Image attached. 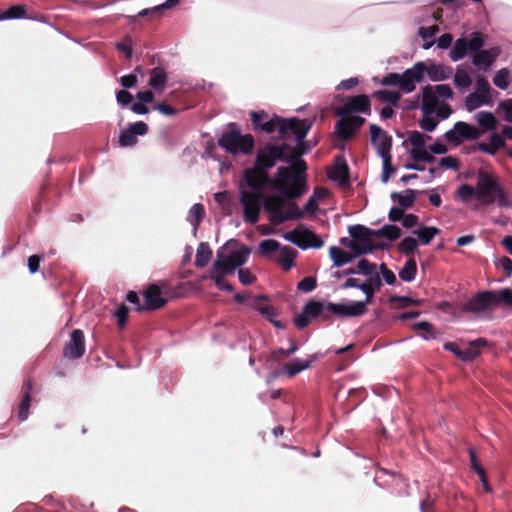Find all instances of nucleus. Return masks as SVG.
I'll return each instance as SVG.
<instances>
[{"mask_svg":"<svg viewBox=\"0 0 512 512\" xmlns=\"http://www.w3.org/2000/svg\"><path fill=\"white\" fill-rule=\"evenodd\" d=\"M469 49L468 40L464 37L459 38L455 41L453 48L451 49L449 56L454 62L463 59Z\"/></svg>","mask_w":512,"mask_h":512,"instance_id":"ea45409f","label":"nucleus"},{"mask_svg":"<svg viewBox=\"0 0 512 512\" xmlns=\"http://www.w3.org/2000/svg\"><path fill=\"white\" fill-rule=\"evenodd\" d=\"M438 99L434 93L433 86L427 85L422 88V110L424 114H433L436 111Z\"/></svg>","mask_w":512,"mask_h":512,"instance_id":"c756f323","label":"nucleus"},{"mask_svg":"<svg viewBox=\"0 0 512 512\" xmlns=\"http://www.w3.org/2000/svg\"><path fill=\"white\" fill-rule=\"evenodd\" d=\"M352 112L366 113L371 112V102L367 95H355L348 97L344 105L340 108L339 114L345 115Z\"/></svg>","mask_w":512,"mask_h":512,"instance_id":"aec40b11","label":"nucleus"},{"mask_svg":"<svg viewBox=\"0 0 512 512\" xmlns=\"http://www.w3.org/2000/svg\"><path fill=\"white\" fill-rule=\"evenodd\" d=\"M250 249L246 246H242L239 250L231 252L227 260L235 267H241L247 262Z\"/></svg>","mask_w":512,"mask_h":512,"instance_id":"c03bdc74","label":"nucleus"},{"mask_svg":"<svg viewBox=\"0 0 512 512\" xmlns=\"http://www.w3.org/2000/svg\"><path fill=\"white\" fill-rule=\"evenodd\" d=\"M410 155L416 162L422 161L426 163H433L435 161V157L429 153L425 147L420 149H411Z\"/></svg>","mask_w":512,"mask_h":512,"instance_id":"bf43d9fd","label":"nucleus"},{"mask_svg":"<svg viewBox=\"0 0 512 512\" xmlns=\"http://www.w3.org/2000/svg\"><path fill=\"white\" fill-rule=\"evenodd\" d=\"M250 119L254 130L271 134L276 131L279 116L274 114L270 117L268 112L260 110L251 111Z\"/></svg>","mask_w":512,"mask_h":512,"instance_id":"2eb2a0df","label":"nucleus"},{"mask_svg":"<svg viewBox=\"0 0 512 512\" xmlns=\"http://www.w3.org/2000/svg\"><path fill=\"white\" fill-rule=\"evenodd\" d=\"M302 154L304 151L299 149H288L285 162H289L291 167H279L272 181V188L287 199H297L307 191L305 176L307 164L301 159Z\"/></svg>","mask_w":512,"mask_h":512,"instance_id":"f257e3e1","label":"nucleus"},{"mask_svg":"<svg viewBox=\"0 0 512 512\" xmlns=\"http://www.w3.org/2000/svg\"><path fill=\"white\" fill-rule=\"evenodd\" d=\"M417 193L419 192L414 189H406L403 194L399 192H393L391 194V199L398 203L403 210L410 209L415 203Z\"/></svg>","mask_w":512,"mask_h":512,"instance_id":"473e14b6","label":"nucleus"},{"mask_svg":"<svg viewBox=\"0 0 512 512\" xmlns=\"http://www.w3.org/2000/svg\"><path fill=\"white\" fill-rule=\"evenodd\" d=\"M312 127V121L309 119L290 118L285 119L279 116V121L276 130L279 133L280 140H287L291 135H294L297 142L305 139L307 133Z\"/></svg>","mask_w":512,"mask_h":512,"instance_id":"0eeeda50","label":"nucleus"},{"mask_svg":"<svg viewBox=\"0 0 512 512\" xmlns=\"http://www.w3.org/2000/svg\"><path fill=\"white\" fill-rule=\"evenodd\" d=\"M212 257V250L207 242H201L197 248L195 256V266L198 268L205 267Z\"/></svg>","mask_w":512,"mask_h":512,"instance_id":"4c0bfd02","label":"nucleus"},{"mask_svg":"<svg viewBox=\"0 0 512 512\" xmlns=\"http://www.w3.org/2000/svg\"><path fill=\"white\" fill-rule=\"evenodd\" d=\"M506 145L504 139L497 133L490 136V143H478L476 149L485 152L489 155H495L499 149L504 148Z\"/></svg>","mask_w":512,"mask_h":512,"instance_id":"72a5a7b5","label":"nucleus"},{"mask_svg":"<svg viewBox=\"0 0 512 512\" xmlns=\"http://www.w3.org/2000/svg\"><path fill=\"white\" fill-rule=\"evenodd\" d=\"M144 303L137 308V311H155L164 307L167 299L163 297L159 285L152 283L143 292Z\"/></svg>","mask_w":512,"mask_h":512,"instance_id":"f8f14e48","label":"nucleus"},{"mask_svg":"<svg viewBox=\"0 0 512 512\" xmlns=\"http://www.w3.org/2000/svg\"><path fill=\"white\" fill-rule=\"evenodd\" d=\"M388 301L392 305V307L398 308V309H404L409 306H420L422 303V300H419V299H414V298H411L408 296H397V295L390 296Z\"/></svg>","mask_w":512,"mask_h":512,"instance_id":"37998d69","label":"nucleus"},{"mask_svg":"<svg viewBox=\"0 0 512 512\" xmlns=\"http://www.w3.org/2000/svg\"><path fill=\"white\" fill-rule=\"evenodd\" d=\"M477 123L481 128L486 131L494 130L497 125V120L493 113L481 111L476 115Z\"/></svg>","mask_w":512,"mask_h":512,"instance_id":"49530a36","label":"nucleus"},{"mask_svg":"<svg viewBox=\"0 0 512 512\" xmlns=\"http://www.w3.org/2000/svg\"><path fill=\"white\" fill-rule=\"evenodd\" d=\"M365 123L361 116H348L339 120L335 125L337 135L344 141L351 139L356 131Z\"/></svg>","mask_w":512,"mask_h":512,"instance_id":"f3484780","label":"nucleus"},{"mask_svg":"<svg viewBox=\"0 0 512 512\" xmlns=\"http://www.w3.org/2000/svg\"><path fill=\"white\" fill-rule=\"evenodd\" d=\"M416 64L422 65L424 74L427 73L432 81L447 80L453 73L452 67L444 64L431 63L430 65H426L424 62H417Z\"/></svg>","mask_w":512,"mask_h":512,"instance_id":"b1692460","label":"nucleus"},{"mask_svg":"<svg viewBox=\"0 0 512 512\" xmlns=\"http://www.w3.org/2000/svg\"><path fill=\"white\" fill-rule=\"evenodd\" d=\"M235 269L236 268L227 260V258L218 252L216 260L209 269V274L227 276L233 274Z\"/></svg>","mask_w":512,"mask_h":512,"instance_id":"c85d7f7f","label":"nucleus"},{"mask_svg":"<svg viewBox=\"0 0 512 512\" xmlns=\"http://www.w3.org/2000/svg\"><path fill=\"white\" fill-rule=\"evenodd\" d=\"M349 234L355 240L363 245H374L371 236H375V230L364 225L357 224L349 227Z\"/></svg>","mask_w":512,"mask_h":512,"instance_id":"cd10ccee","label":"nucleus"},{"mask_svg":"<svg viewBox=\"0 0 512 512\" xmlns=\"http://www.w3.org/2000/svg\"><path fill=\"white\" fill-rule=\"evenodd\" d=\"M417 246H418V242L416 239H414L413 237H405L399 243L398 249L404 255L411 256L416 251Z\"/></svg>","mask_w":512,"mask_h":512,"instance_id":"6e6d98bb","label":"nucleus"},{"mask_svg":"<svg viewBox=\"0 0 512 512\" xmlns=\"http://www.w3.org/2000/svg\"><path fill=\"white\" fill-rule=\"evenodd\" d=\"M501 50L499 47H492L489 50H480L474 53L472 62L478 68L487 70L492 66L497 57L500 55Z\"/></svg>","mask_w":512,"mask_h":512,"instance_id":"393cba45","label":"nucleus"},{"mask_svg":"<svg viewBox=\"0 0 512 512\" xmlns=\"http://www.w3.org/2000/svg\"><path fill=\"white\" fill-rule=\"evenodd\" d=\"M205 215V208L202 204H194L188 213V221L194 226L196 231Z\"/></svg>","mask_w":512,"mask_h":512,"instance_id":"3c124183","label":"nucleus"},{"mask_svg":"<svg viewBox=\"0 0 512 512\" xmlns=\"http://www.w3.org/2000/svg\"><path fill=\"white\" fill-rule=\"evenodd\" d=\"M317 286V280L313 276L304 277L297 284V289L305 293L313 291Z\"/></svg>","mask_w":512,"mask_h":512,"instance_id":"69168bd1","label":"nucleus"},{"mask_svg":"<svg viewBox=\"0 0 512 512\" xmlns=\"http://www.w3.org/2000/svg\"><path fill=\"white\" fill-rule=\"evenodd\" d=\"M373 97L381 102L389 103V106L398 107L401 94L397 91L378 90L373 93Z\"/></svg>","mask_w":512,"mask_h":512,"instance_id":"79ce46f5","label":"nucleus"},{"mask_svg":"<svg viewBox=\"0 0 512 512\" xmlns=\"http://www.w3.org/2000/svg\"><path fill=\"white\" fill-rule=\"evenodd\" d=\"M383 160V172H382V181L387 182L392 174L395 173V168L392 165V156L381 157Z\"/></svg>","mask_w":512,"mask_h":512,"instance_id":"338daca9","label":"nucleus"},{"mask_svg":"<svg viewBox=\"0 0 512 512\" xmlns=\"http://www.w3.org/2000/svg\"><path fill=\"white\" fill-rule=\"evenodd\" d=\"M500 304L512 307V291L510 289L477 293L464 305L463 310L480 314L491 311Z\"/></svg>","mask_w":512,"mask_h":512,"instance_id":"7ed1b4c3","label":"nucleus"},{"mask_svg":"<svg viewBox=\"0 0 512 512\" xmlns=\"http://www.w3.org/2000/svg\"><path fill=\"white\" fill-rule=\"evenodd\" d=\"M319 317L322 321L330 320V314L326 310V305L321 301L310 300L302 309V312L295 317L294 324L299 329L306 328L312 319Z\"/></svg>","mask_w":512,"mask_h":512,"instance_id":"1a4fd4ad","label":"nucleus"},{"mask_svg":"<svg viewBox=\"0 0 512 512\" xmlns=\"http://www.w3.org/2000/svg\"><path fill=\"white\" fill-rule=\"evenodd\" d=\"M288 149H291V146L286 143L280 145L267 143L257 151L254 165L268 172L276 165L277 161L285 162L287 160Z\"/></svg>","mask_w":512,"mask_h":512,"instance_id":"423d86ee","label":"nucleus"},{"mask_svg":"<svg viewBox=\"0 0 512 512\" xmlns=\"http://www.w3.org/2000/svg\"><path fill=\"white\" fill-rule=\"evenodd\" d=\"M485 41L482 33L474 32L472 34V38L468 41L469 49L473 52H478L482 50L481 48L484 46Z\"/></svg>","mask_w":512,"mask_h":512,"instance_id":"774afa93","label":"nucleus"},{"mask_svg":"<svg viewBox=\"0 0 512 512\" xmlns=\"http://www.w3.org/2000/svg\"><path fill=\"white\" fill-rule=\"evenodd\" d=\"M263 208L268 212H278L287 207L288 203L285 198L280 195L265 196L262 199Z\"/></svg>","mask_w":512,"mask_h":512,"instance_id":"c9c22d12","label":"nucleus"},{"mask_svg":"<svg viewBox=\"0 0 512 512\" xmlns=\"http://www.w3.org/2000/svg\"><path fill=\"white\" fill-rule=\"evenodd\" d=\"M167 73L163 67H155L150 70L149 85L157 92H163L167 84Z\"/></svg>","mask_w":512,"mask_h":512,"instance_id":"7c9ffc66","label":"nucleus"},{"mask_svg":"<svg viewBox=\"0 0 512 512\" xmlns=\"http://www.w3.org/2000/svg\"><path fill=\"white\" fill-rule=\"evenodd\" d=\"M382 287V280L379 273H375L371 277H368L366 281L361 283L360 290L365 294V300L360 301L365 303V307L372 303L374 294Z\"/></svg>","mask_w":512,"mask_h":512,"instance_id":"a878e982","label":"nucleus"},{"mask_svg":"<svg viewBox=\"0 0 512 512\" xmlns=\"http://www.w3.org/2000/svg\"><path fill=\"white\" fill-rule=\"evenodd\" d=\"M148 125L143 121H137L129 124L126 129L121 130L119 136V145L121 147H131L137 143V136L145 135L148 132Z\"/></svg>","mask_w":512,"mask_h":512,"instance_id":"6ab92c4d","label":"nucleus"},{"mask_svg":"<svg viewBox=\"0 0 512 512\" xmlns=\"http://www.w3.org/2000/svg\"><path fill=\"white\" fill-rule=\"evenodd\" d=\"M489 102V99L485 97V95H480L478 93H471L465 99V106L468 111H473L479 108L481 105Z\"/></svg>","mask_w":512,"mask_h":512,"instance_id":"864d4df0","label":"nucleus"},{"mask_svg":"<svg viewBox=\"0 0 512 512\" xmlns=\"http://www.w3.org/2000/svg\"><path fill=\"white\" fill-rule=\"evenodd\" d=\"M243 178L252 192H263L269 181L268 172L261 170L256 165L252 168L245 169Z\"/></svg>","mask_w":512,"mask_h":512,"instance_id":"a211bd4d","label":"nucleus"},{"mask_svg":"<svg viewBox=\"0 0 512 512\" xmlns=\"http://www.w3.org/2000/svg\"><path fill=\"white\" fill-rule=\"evenodd\" d=\"M457 195L463 202H468L472 197H476V187L469 184H463L458 188Z\"/></svg>","mask_w":512,"mask_h":512,"instance_id":"0e129e2a","label":"nucleus"},{"mask_svg":"<svg viewBox=\"0 0 512 512\" xmlns=\"http://www.w3.org/2000/svg\"><path fill=\"white\" fill-rule=\"evenodd\" d=\"M413 233L417 235L421 244L429 245L433 238L440 233V229L432 226H422Z\"/></svg>","mask_w":512,"mask_h":512,"instance_id":"a19ab883","label":"nucleus"},{"mask_svg":"<svg viewBox=\"0 0 512 512\" xmlns=\"http://www.w3.org/2000/svg\"><path fill=\"white\" fill-rule=\"evenodd\" d=\"M329 254L336 267H341L353 260V256L350 253L337 246L330 247Z\"/></svg>","mask_w":512,"mask_h":512,"instance_id":"58836bf2","label":"nucleus"},{"mask_svg":"<svg viewBox=\"0 0 512 512\" xmlns=\"http://www.w3.org/2000/svg\"><path fill=\"white\" fill-rule=\"evenodd\" d=\"M453 82L456 88H458L461 91H465L471 86L472 79L470 75L467 73V71H465L461 67H457Z\"/></svg>","mask_w":512,"mask_h":512,"instance_id":"de8ad7c7","label":"nucleus"},{"mask_svg":"<svg viewBox=\"0 0 512 512\" xmlns=\"http://www.w3.org/2000/svg\"><path fill=\"white\" fill-rule=\"evenodd\" d=\"M268 298L266 296H259L254 299V301L250 304V306L257 310L265 319L271 322L276 327H281V323L275 320V317L278 315L275 308L267 303Z\"/></svg>","mask_w":512,"mask_h":512,"instance_id":"5701e85b","label":"nucleus"},{"mask_svg":"<svg viewBox=\"0 0 512 512\" xmlns=\"http://www.w3.org/2000/svg\"><path fill=\"white\" fill-rule=\"evenodd\" d=\"M177 4H178V0H166L163 4H160L153 8L143 9L136 16H134L133 19H136L138 17H144L146 15H153V14L160 15L164 10L172 8L173 6H175Z\"/></svg>","mask_w":512,"mask_h":512,"instance_id":"603ef678","label":"nucleus"},{"mask_svg":"<svg viewBox=\"0 0 512 512\" xmlns=\"http://www.w3.org/2000/svg\"><path fill=\"white\" fill-rule=\"evenodd\" d=\"M476 199L484 205L497 202L499 207L510 208L512 201L499 183L496 175L483 169L477 172Z\"/></svg>","mask_w":512,"mask_h":512,"instance_id":"f03ea898","label":"nucleus"},{"mask_svg":"<svg viewBox=\"0 0 512 512\" xmlns=\"http://www.w3.org/2000/svg\"><path fill=\"white\" fill-rule=\"evenodd\" d=\"M230 127V130L222 133L218 145L232 155L250 154L255 146L254 137L251 134H241L235 123H231Z\"/></svg>","mask_w":512,"mask_h":512,"instance_id":"20e7f679","label":"nucleus"},{"mask_svg":"<svg viewBox=\"0 0 512 512\" xmlns=\"http://www.w3.org/2000/svg\"><path fill=\"white\" fill-rule=\"evenodd\" d=\"M281 248V244L274 239H266L259 244V254L261 256H268L271 252L277 251Z\"/></svg>","mask_w":512,"mask_h":512,"instance_id":"13d9d810","label":"nucleus"},{"mask_svg":"<svg viewBox=\"0 0 512 512\" xmlns=\"http://www.w3.org/2000/svg\"><path fill=\"white\" fill-rule=\"evenodd\" d=\"M22 399L19 404L18 418L19 421H25L29 415L31 404V393L33 392V382L30 378L26 379L22 385Z\"/></svg>","mask_w":512,"mask_h":512,"instance_id":"bb28decb","label":"nucleus"},{"mask_svg":"<svg viewBox=\"0 0 512 512\" xmlns=\"http://www.w3.org/2000/svg\"><path fill=\"white\" fill-rule=\"evenodd\" d=\"M283 237L295 244L301 249L321 248L324 245L323 240L313 231L309 229H294L284 233Z\"/></svg>","mask_w":512,"mask_h":512,"instance_id":"9d476101","label":"nucleus"},{"mask_svg":"<svg viewBox=\"0 0 512 512\" xmlns=\"http://www.w3.org/2000/svg\"><path fill=\"white\" fill-rule=\"evenodd\" d=\"M481 135V131L475 126L463 121H458L454 127L448 130L444 137L449 143L459 145L463 140H477Z\"/></svg>","mask_w":512,"mask_h":512,"instance_id":"9b49d317","label":"nucleus"},{"mask_svg":"<svg viewBox=\"0 0 512 512\" xmlns=\"http://www.w3.org/2000/svg\"><path fill=\"white\" fill-rule=\"evenodd\" d=\"M493 84L502 90L507 89L510 84L509 70L507 68L498 70L493 77Z\"/></svg>","mask_w":512,"mask_h":512,"instance_id":"5fc2aeb1","label":"nucleus"},{"mask_svg":"<svg viewBox=\"0 0 512 512\" xmlns=\"http://www.w3.org/2000/svg\"><path fill=\"white\" fill-rule=\"evenodd\" d=\"M316 358V356H311L310 359L302 360V359H294L293 361L287 363L283 367V372L289 377L292 378L298 373L308 369L311 367L312 361Z\"/></svg>","mask_w":512,"mask_h":512,"instance_id":"2f4dec72","label":"nucleus"},{"mask_svg":"<svg viewBox=\"0 0 512 512\" xmlns=\"http://www.w3.org/2000/svg\"><path fill=\"white\" fill-rule=\"evenodd\" d=\"M349 166L343 155H339L334 160L332 171L328 174L330 180L338 182L345 186L349 183Z\"/></svg>","mask_w":512,"mask_h":512,"instance_id":"4be33fe9","label":"nucleus"},{"mask_svg":"<svg viewBox=\"0 0 512 512\" xmlns=\"http://www.w3.org/2000/svg\"><path fill=\"white\" fill-rule=\"evenodd\" d=\"M426 139H430V137L420 133L419 131L410 132L408 137V140L412 145L411 149H420L425 147Z\"/></svg>","mask_w":512,"mask_h":512,"instance_id":"680f3d73","label":"nucleus"},{"mask_svg":"<svg viewBox=\"0 0 512 512\" xmlns=\"http://www.w3.org/2000/svg\"><path fill=\"white\" fill-rule=\"evenodd\" d=\"M413 328L416 331L425 332V334L423 335V338L425 339H436L439 334L435 327L431 323L426 321L414 324Z\"/></svg>","mask_w":512,"mask_h":512,"instance_id":"4d7b16f0","label":"nucleus"},{"mask_svg":"<svg viewBox=\"0 0 512 512\" xmlns=\"http://www.w3.org/2000/svg\"><path fill=\"white\" fill-rule=\"evenodd\" d=\"M349 247L353 250L355 255H364L368 253H372L377 248H384V245H363L362 243L358 244L356 242H350Z\"/></svg>","mask_w":512,"mask_h":512,"instance_id":"e2e57ef3","label":"nucleus"},{"mask_svg":"<svg viewBox=\"0 0 512 512\" xmlns=\"http://www.w3.org/2000/svg\"><path fill=\"white\" fill-rule=\"evenodd\" d=\"M424 80L422 65L414 64L412 68L406 69L402 74L391 72L385 75L381 81L384 86H398L400 91L411 93L416 88V83Z\"/></svg>","mask_w":512,"mask_h":512,"instance_id":"39448f33","label":"nucleus"},{"mask_svg":"<svg viewBox=\"0 0 512 512\" xmlns=\"http://www.w3.org/2000/svg\"><path fill=\"white\" fill-rule=\"evenodd\" d=\"M375 236L384 237L390 241H394L401 236V229L396 225L387 224L380 229L375 230Z\"/></svg>","mask_w":512,"mask_h":512,"instance_id":"8fccbe9b","label":"nucleus"},{"mask_svg":"<svg viewBox=\"0 0 512 512\" xmlns=\"http://www.w3.org/2000/svg\"><path fill=\"white\" fill-rule=\"evenodd\" d=\"M278 263L282 266L283 270L289 271L294 265L295 258L298 254L297 250L290 246H284L280 249Z\"/></svg>","mask_w":512,"mask_h":512,"instance_id":"e433bc0d","label":"nucleus"},{"mask_svg":"<svg viewBox=\"0 0 512 512\" xmlns=\"http://www.w3.org/2000/svg\"><path fill=\"white\" fill-rule=\"evenodd\" d=\"M371 143L381 157L391 156L392 137L378 125H370Z\"/></svg>","mask_w":512,"mask_h":512,"instance_id":"dca6fc26","label":"nucleus"},{"mask_svg":"<svg viewBox=\"0 0 512 512\" xmlns=\"http://www.w3.org/2000/svg\"><path fill=\"white\" fill-rule=\"evenodd\" d=\"M85 353V336L82 330L71 332L70 339L63 348V357L69 360L79 359Z\"/></svg>","mask_w":512,"mask_h":512,"instance_id":"ddd939ff","label":"nucleus"},{"mask_svg":"<svg viewBox=\"0 0 512 512\" xmlns=\"http://www.w3.org/2000/svg\"><path fill=\"white\" fill-rule=\"evenodd\" d=\"M269 222L273 226H278L286 221L299 220L303 218V212L295 202H290L287 205V210H279L278 212L269 213Z\"/></svg>","mask_w":512,"mask_h":512,"instance_id":"412c9836","label":"nucleus"},{"mask_svg":"<svg viewBox=\"0 0 512 512\" xmlns=\"http://www.w3.org/2000/svg\"><path fill=\"white\" fill-rule=\"evenodd\" d=\"M488 341L485 338H478L469 343V347L461 350L460 357L462 361H472L480 354L479 348L487 346Z\"/></svg>","mask_w":512,"mask_h":512,"instance_id":"f704fd0d","label":"nucleus"},{"mask_svg":"<svg viewBox=\"0 0 512 512\" xmlns=\"http://www.w3.org/2000/svg\"><path fill=\"white\" fill-rule=\"evenodd\" d=\"M376 268L377 265L375 263H372L367 259H361L358 262L357 267L355 269L357 270V273H361L365 276L371 277L372 275L377 273Z\"/></svg>","mask_w":512,"mask_h":512,"instance_id":"052dcab7","label":"nucleus"},{"mask_svg":"<svg viewBox=\"0 0 512 512\" xmlns=\"http://www.w3.org/2000/svg\"><path fill=\"white\" fill-rule=\"evenodd\" d=\"M27 18L25 5H12L0 13V20Z\"/></svg>","mask_w":512,"mask_h":512,"instance_id":"a18cd8bd","label":"nucleus"},{"mask_svg":"<svg viewBox=\"0 0 512 512\" xmlns=\"http://www.w3.org/2000/svg\"><path fill=\"white\" fill-rule=\"evenodd\" d=\"M326 310L330 316L333 314L339 317H358L364 315L367 312V307H365V303L357 301L351 302L349 304H337L329 302L326 304Z\"/></svg>","mask_w":512,"mask_h":512,"instance_id":"4468645a","label":"nucleus"},{"mask_svg":"<svg viewBox=\"0 0 512 512\" xmlns=\"http://www.w3.org/2000/svg\"><path fill=\"white\" fill-rule=\"evenodd\" d=\"M417 274V264L413 258L407 260L404 266L399 271V277L401 280L411 282L415 279Z\"/></svg>","mask_w":512,"mask_h":512,"instance_id":"09e8293b","label":"nucleus"},{"mask_svg":"<svg viewBox=\"0 0 512 512\" xmlns=\"http://www.w3.org/2000/svg\"><path fill=\"white\" fill-rule=\"evenodd\" d=\"M263 192H252L242 190L240 193V204L243 208V218L250 224H256L260 218Z\"/></svg>","mask_w":512,"mask_h":512,"instance_id":"6e6552de","label":"nucleus"}]
</instances>
